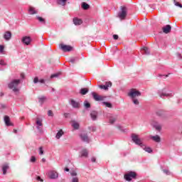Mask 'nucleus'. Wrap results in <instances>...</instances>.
Masks as SVG:
<instances>
[{"mask_svg":"<svg viewBox=\"0 0 182 182\" xmlns=\"http://www.w3.org/2000/svg\"><path fill=\"white\" fill-rule=\"evenodd\" d=\"M132 141L135 143V144H138L139 146H141L145 151L147 153H153V149L150 147H147L145 146H143V143L141 142V139L139 138V135H136V134H132Z\"/></svg>","mask_w":182,"mask_h":182,"instance_id":"obj_1","label":"nucleus"},{"mask_svg":"<svg viewBox=\"0 0 182 182\" xmlns=\"http://www.w3.org/2000/svg\"><path fill=\"white\" fill-rule=\"evenodd\" d=\"M21 83V80H13L8 85V87L11 89L14 93L19 92V88L18 86Z\"/></svg>","mask_w":182,"mask_h":182,"instance_id":"obj_2","label":"nucleus"},{"mask_svg":"<svg viewBox=\"0 0 182 182\" xmlns=\"http://www.w3.org/2000/svg\"><path fill=\"white\" fill-rule=\"evenodd\" d=\"M117 16L121 21H124L127 16V7L126 6H122L120 10L117 14Z\"/></svg>","mask_w":182,"mask_h":182,"instance_id":"obj_3","label":"nucleus"},{"mask_svg":"<svg viewBox=\"0 0 182 182\" xmlns=\"http://www.w3.org/2000/svg\"><path fill=\"white\" fill-rule=\"evenodd\" d=\"M136 176H137V173H136V172L134 171H129L125 173L124 176L127 181H132V180H133V178H136Z\"/></svg>","mask_w":182,"mask_h":182,"instance_id":"obj_4","label":"nucleus"},{"mask_svg":"<svg viewBox=\"0 0 182 182\" xmlns=\"http://www.w3.org/2000/svg\"><path fill=\"white\" fill-rule=\"evenodd\" d=\"M128 96L131 97V99H136V97L141 96V93L140 91H137L135 89H132L128 93Z\"/></svg>","mask_w":182,"mask_h":182,"instance_id":"obj_5","label":"nucleus"},{"mask_svg":"<svg viewBox=\"0 0 182 182\" xmlns=\"http://www.w3.org/2000/svg\"><path fill=\"white\" fill-rule=\"evenodd\" d=\"M92 95L93 99L95 100L96 102H102L106 99V97L99 95L95 92H92Z\"/></svg>","mask_w":182,"mask_h":182,"instance_id":"obj_6","label":"nucleus"},{"mask_svg":"<svg viewBox=\"0 0 182 182\" xmlns=\"http://www.w3.org/2000/svg\"><path fill=\"white\" fill-rule=\"evenodd\" d=\"M59 47L63 52H70L73 49L72 46H66L63 43L60 44Z\"/></svg>","mask_w":182,"mask_h":182,"instance_id":"obj_7","label":"nucleus"},{"mask_svg":"<svg viewBox=\"0 0 182 182\" xmlns=\"http://www.w3.org/2000/svg\"><path fill=\"white\" fill-rule=\"evenodd\" d=\"M158 95L159 97H161L162 99H164V97H172V94L166 93L164 92V90H161L158 91Z\"/></svg>","mask_w":182,"mask_h":182,"instance_id":"obj_8","label":"nucleus"},{"mask_svg":"<svg viewBox=\"0 0 182 182\" xmlns=\"http://www.w3.org/2000/svg\"><path fill=\"white\" fill-rule=\"evenodd\" d=\"M80 137L82 141H85V143H90V139H89L87 133H81Z\"/></svg>","mask_w":182,"mask_h":182,"instance_id":"obj_9","label":"nucleus"},{"mask_svg":"<svg viewBox=\"0 0 182 182\" xmlns=\"http://www.w3.org/2000/svg\"><path fill=\"white\" fill-rule=\"evenodd\" d=\"M70 104L74 109H79L80 107V102H77L73 99L70 100Z\"/></svg>","mask_w":182,"mask_h":182,"instance_id":"obj_10","label":"nucleus"},{"mask_svg":"<svg viewBox=\"0 0 182 182\" xmlns=\"http://www.w3.org/2000/svg\"><path fill=\"white\" fill-rule=\"evenodd\" d=\"M98 87L100 89H102L103 90H109V87H112V82H107L105 85H98Z\"/></svg>","mask_w":182,"mask_h":182,"instance_id":"obj_11","label":"nucleus"},{"mask_svg":"<svg viewBox=\"0 0 182 182\" xmlns=\"http://www.w3.org/2000/svg\"><path fill=\"white\" fill-rule=\"evenodd\" d=\"M22 42L25 45L29 46V45H31V42H32V38H31L30 36L23 37Z\"/></svg>","mask_w":182,"mask_h":182,"instance_id":"obj_12","label":"nucleus"},{"mask_svg":"<svg viewBox=\"0 0 182 182\" xmlns=\"http://www.w3.org/2000/svg\"><path fill=\"white\" fill-rule=\"evenodd\" d=\"M48 177L51 179L58 178V175L56 171H50L48 172Z\"/></svg>","mask_w":182,"mask_h":182,"instance_id":"obj_13","label":"nucleus"},{"mask_svg":"<svg viewBox=\"0 0 182 182\" xmlns=\"http://www.w3.org/2000/svg\"><path fill=\"white\" fill-rule=\"evenodd\" d=\"M4 122L6 126L9 127V126H14V124L11 122V118H9V116H4Z\"/></svg>","mask_w":182,"mask_h":182,"instance_id":"obj_14","label":"nucleus"},{"mask_svg":"<svg viewBox=\"0 0 182 182\" xmlns=\"http://www.w3.org/2000/svg\"><path fill=\"white\" fill-rule=\"evenodd\" d=\"M73 21L74 25H75L76 26L82 25V23H83V21L82 20V18H79L77 17L74 18Z\"/></svg>","mask_w":182,"mask_h":182,"instance_id":"obj_15","label":"nucleus"},{"mask_svg":"<svg viewBox=\"0 0 182 182\" xmlns=\"http://www.w3.org/2000/svg\"><path fill=\"white\" fill-rule=\"evenodd\" d=\"M164 33H170L171 32V26L166 25L162 28Z\"/></svg>","mask_w":182,"mask_h":182,"instance_id":"obj_16","label":"nucleus"},{"mask_svg":"<svg viewBox=\"0 0 182 182\" xmlns=\"http://www.w3.org/2000/svg\"><path fill=\"white\" fill-rule=\"evenodd\" d=\"M71 126L75 130H79V127H80V125L75 120L71 121Z\"/></svg>","mask_w":182,"mask_h":182,"instance_id":"obj_17","label":"nucleus"},{"mask_svg":"<svg viewBox=\"0 0 182 182\" xmlns=\"http://www.w3.org/2000/svg\"><path fill=\"white\" fill-rule=\"evenodd\" d=\"M36 124H37L38 130H39L41 132L42 130V126H43V124H42V120L37 118Z\"/></svg>","mask_w":182,"mask_h":182,"instance_id":"obj_18","label":"nucleus"},{"mask_svg":"<svg viewBox=\"0 0 182 182\" xmlns=\"http://www.w3.org/2000/svg\"><path fill=\"white\" fill-rule=\"evenodd\" d=\"M151 140L154 141H156V143H160L161 141V138H160V136L156 135V136H151L150 137Z\"/></svg>","mask_w":182,"mask_h":182,"instance_id":"obj_19","label":"nucleus"},{"mask_svg":"<svg viewBox=\"0 0 182 182\" xmlns=\"http://www.w3.org/2000/svg\"><path fill=\"white\" fill-rule=\"evenodd\" d=\"M4 38L6 41H9L12 38V33L11 31H6L4 35Z\"/></svg>","mask_w":182,"mask_h":182,"instance_id":"obj_20","label":"nucleus"},{"mask_svg":"<svg viewBox=\"0 0 182 182\" xmlns=\"http://www.w3.org/2000/svg\"><path fill=\"white\" fill-rule=\"evenodd\" d=\"M28 14H30V15H35L38 14V10L35 9V8L32 6H30L28 9Z\"/></svg>","mask_w":182,"mask_h":182,"instance_id":"obj_21","label":"nucleus"},{"mask_svg":"<svg viewBox=\"0 0 182 182\" xmlns=\"http://www.w3.org/2000/svg\"><path fill=\"white\" fill-rule=\"evenodd\" d=\"M156 115L159 116V117H164L166 115V112L163 109H159L156 112Z\"/></svg>","mask_w":182,"mask_h":182,"instance_id":"obj_22","label":"nucleus"},{"mask_svg":"<svg viewBox=\"0 0 182 182\" xmlns=\"http://www.w3.org/2000/svg\"><path fill=\"white\" fill-rule=\"evenodd\" d=\"M80 157H87L89 156V151H87V149H83L80 152Z\"/></svg>","mask_w":182,"mask_h":182,"instance_id":"obj_23","label":"nucleus"},{"mask_svg":"<svg viewBox=\"0 0 182 182\" xmlns=\"http://www.w3.org/2000/svg\"><path fill=\"white\" fill-rule=\"evenodd\" d=\"M8 168H9V165H8V164H4L2 166V171H3L4 175L6 174V171H7Z\"/></svg>","mask_w":182,"mask_h":182,"instance_id":"obj_24","label":"nucleus"},{"mask_svg":"<svg viewBox=\"0 0 182 182\" xmlns=\"http://www.w3.org/2000/svg\"><path fill=\"white\" fill-rule=\"evenodd\" d=\"M90 116L92 120H96L97 119V112L92 111L90 113Z\"/></svg>","mask_w":182,"mask_h":182,"instance_id":"obj_25","label":"nucleus"},{"mask_svg":"<svg viewBox=\"0 0 182 182\" xmlns=\"http://www.w3.org/2000/svg\"><path fill=\"white\" fill-rule=\"evenodd\" d=\"M81 6H82V9H84L85 11H87V9H89V8H90V6L89 4H87L86 2H82Z\"/></svg>","mask_w":182,"mask_h":182,"instance_id":"obj_26","label":"nucleus"},{"mask_svg":"<svg viewBox=\"0 0 182 182\" xmlns=\"http://www.w3.org/2000/svg\"><path fill=\"white\" fill-rule=\"evenodd\" d=\"M63 134H64L63 130L60 129L58 132L56 134L55 137L56 139H60V137H62V136H63Z\"/></svg>","mask_w":182,"mask_h":182,"instance_id":"obj_27","label":"nucleus"},{"mask_svg":"<svg viewBox=\"0 0 182 182\" xmlns=\"http://www.w3.org/2000/svg\"><path fill=\"white\" fill-rule=\"evenodd\" d=\"M38 102L39 103H41V105H43V103H45V102H46V97H38Z\"/></svg>","mask_w":182,"mask_h":182,"instance_id":"obj_28","label":"nucleus"},{"mask_svg":"<svg viewBox=\"0 0 182 182\" xmlns=\"http://www.w3.org/2000/svg\"><path fill=\"white\" fill-rule=\"evenodd\" d=\"M36 19H38V21L41 23H43V25H45L46 23V21H45V18L41 17V16H37Z\"/></svg>","mask_w":182,"mask_h":182,"instance_id":"obj_29","label":"nucleus"},{"mask_svg":"<svg viewBox=\"0 0 182 182\" xmlns=\"http://www.w3.org/2000/svg\"><path fill=\"white\" fill-rule=\"evenodd\" d=\"M102 105L104 106H106V107H109V109H112L113 107V105L110 102H102Z\"/></svg>","mask_w":182,"mask_h":182,"instance_id":"obj_30","label":"nucleus"},{"mask_svg":"<svg viewBox=\"0 0 182 182\" xmlns=\"http://www.w3.org/2000/svg\"><path fill=\"white\" fill-rule=\"evenodd\" d=\"M89 92V88H82L80 91V93L81 95H86Z\"/></svg>","mask_w":182,"mask_h":182,"instance_id":"obj_31","label":"nucleus"},{"mask_svg":"<svg viewBox=\"0 0 182 182\" xmlns=\"http://www.w3.org/2000/svg\"><path fill=\"white\" fill-rule=\"evenodd\" d=\"M116 120H117V116L111 117L109 118V123L111 124H113V123H114V122H116Z\"/></svg>","mask_w":182,"mask_h":182,"instance_id":"obj_32","label":"nucleus"},{"mask_svg":"<svg viewBox=\"0 0 182 182\" xmlns=\"http://www.w3.org/2000/svg\"><path fill=\"white\" fill-rule=\"evenodd\" d=\"M66 1H68V0H58V5H62L63 6H65V5H66Z\"/></svg>","mask_w":182,"mask_h":182,"instance_id":"obj_33","label":"nucleus"},{"mask_svg":"<svg viewBox=\"0 0 182 182\" xmlns=\"http://www.w3.org/2000/svg\"><path fill=\"white\" fill-rule=\"evenodd\" d=\"M142 50H144L145 55H150V50L147 47H144Z\"/></svg>","mask_w":182,"mask_h":182,"instance_id":"obj_34","label":"nucleus"},{"mask_svg":"<svg viewBox=\"0 0 182 182\" xmlns=\"http://www.w3.org/2000/svg\"><path fill=\"white\" fill-rule=\"evenodd\" d=\"M77 60H79V58L75 57V58H70V62L71 63H75V62H77Z\"/></svg>","mask_w":182,"mask_h":182,"instance_id":"obj_35","label":"nucleus"},{"mask_svg":"<svg viewBox=\"0 0 182 182\" xmlns=\"http://www.w3.org/2000/svg\"><path fill=\"white\" fill-rule=\"evenodd\" d=\"M84 106L86 109H89V108H90V103H89V102H87V101H85Z\"/></svg>","mask_w":182,"mask_h":182,"instance_id":"obj_36","label":"nucleus"},{"mask_svg":"<svg viewBox=\"0 0 182 182\" xmlns=\"http://www.w3.org/2000/svg\"><path fill=\"white\" fill-rule=\"evenodd\" d=\"M132 102H133L134 105H139V100H137L136 98H132Z\"/></svg>","mask_w":182,"mask_h":182,"instance_id":"obj_37","label":"nucleus"},{"mask_svg":"<svg viewBox=\"0 0 182 182\" xmlns=\"http://www.w3.org/2000/svg\"><path fill=\"white\" fill-rule=\"evenodd\" d=\"M154 127L156 130H158L159 132H160L161 130V125L160 124H156V125H154Z\"/></svg>","mask_w":182,"mask_h":182,"instance_id":"obj_38","label":"nucleus"},{"mask_svg":"<svg viewBox=\"0 0 182 182\" xmlns=\"http://www.w3.org/2000/svg\"><path fill=\"white\" fill-rule=\"evenodd\" d=\"M163 172L166 174V176H170V174H171V173H170V171H168V169H163Z\"/></svg>","mask_w":182,"mask_h":182,"instance_id":"obj_39","label":"nucleus"},{"mask_svg":"<svg viewBox=\"0 0 182 182\" xmlns=\"http://www.w3.org/2000/svg\"><path fill=\"white\" fill-rule=\"evenodd\" d=\"M174 4L176 6H179V8H182V4H180L178 1L174 0Z\"/></svg>","mask_w":182,"mask_h":182,"instance_id":"obj_40","label":"nucleus"},{"mask_svg":"<svg viewBox=\"0 0 182 182\" xmlns=\"http://www.w3.org/2000/svg\"><path fill=\"white\" fill-rule=\"evenodd\" d=\"M72 182H79V178L77 177L73 178Z\"/></svg>","mask_w":182,"mask_h":182,"instance_id":"obj_41","label":"nucleus"},{"mask_svg":"<svg viewBox=\"0 0 182 182\" xmlns=\"http://www.w3.org/2000/svg\"><path fill=\"white\" fill-rule=\"evenodd\" d=\"M39 154H41V156L42 154H43V148L42 146L39 148Z\"/></svg>","mask_w":182,"mask_h":182,"instance_id":"obj_42","label":"nucleus"},{"mask_svg":"<svg viewBox=\"0 0 182 182\" xmlns=\"http://www.w3.org/2000/svg\"><path fill=\"white\" fill-rule=\"evenodd\" d=\"M58 76H59V73L53 74L51 75L50 78L53 79V77H58Z\"/></svg>","mask_w":182,"mask_h":182,"instance_id":"obj_43","label":"nucleus"},{"mask_svg":"<svg viewBox=\"0 0 182 182\" xmlns=\"http://www.w3.org/2000/svg\"><path fill=\"white\" fill-rule=\"evenodd\" d=\"M31 163H35L36 161V158L35 156H31Z\"/></svg>","mask_w":182,"mask_h":182,"instance_id":"obj_44","label":"nucleus"},{"mask_svg":"<svg viewBox=\"0 0 182 182\" xmlns=\"http://www.w3.org/2000/svg\"><path fill=\"white\" fill-rule=\"evenodd\" d=\"M113 39H114V41H117V39H119V36L117 34H114Z\"/></svg>","mask_w":182,"mask_h":182,"instance_id":"obj_45","label":"nucleus"},{"mask_svg":"<svg viewBox=\"0 0 182 182\" xmlns=\"http://www.w3.org/2000/svg\"><path fill=\"white\" fill-rule=\"evenodd\" d=\"M0 65H1V66H5V65H6V64L5 63V60H0Z\"/></svg>","mask_w":182,"mask_h":182,"instance_id":"obj_46","label":"nucleus"},{"mask_svg":"<svg viewBox=\"0 0 182 182\" xmlns=\"http://www.w3.org/2000/svg\"><path fill=\"white\" fill-rule=\"evenodd\" d=\"M4 49H5V47L4 46H0V53H2V52H4Z\"/></svg>","mask_w":182,"mask_h":182,"instance_id":"obj_47","label":"nucleus"},{"mask_svg":"<svg viewBox=\"0 0 182 182\" xmlns=\"http://www.w3.org/2000/svg\"><path fill=\"white\" fill-rule=\"evenodd\" d=\"M38 82H39V78L38 77H36L33 80V82L34 83H38Z\"/></svg>","mask_w":182,"mask_h":182,"instance_id":"obj_48","label":"nucleus"},{"mask_svg":"<svg viewBox=\"0 0 182 182\" xmlns=\"http://www.w3.org/2000/svg\"><path fill=\"white\" fill-rule=\"evenodd\" d=\"M89 129L92 130V132H96V127H90Z\"/></svg>","mask_w":182,"mask_h":182,"instance_id":"obj_49","label":"nucleus"},{"mask_svg":"<svg viewBox=\"0 0 182 182\" xmlns=\"http://www.w3.org/2000/svg\"><path fill=\"white\" fill-rule=\"evenodd\" d=\"M48 116L52 117V116H53V112H52V110H48Z\"/></svg>","mask_w":182,"mask_h":182,"instance_id":"obj_50","label":"nucleus"},{"mask_svg":"<svg viewBox=\"0 0 182 182\" xmlns=\"http://www.w3.org/2000/svg\"><path fill=\"white\" fill-rule=\"evenodd\" d=\"M36 180H37L38 181L43 182V179H42V178H41V176H37Z\"/></svg>","mask_w":182,"mask_h":182,"instance_id":"obj_51","label":"nucleus"},{"mask_svg":"<svg viewBox=\"0 0 182 182\" xmlns=\"http://www.w3.org/2000/svg\"><path fill=\"white\" fill-rule=\"evenodd\" d=\"M70 115V114L69 113H64V117H65V119H68V117H69Z\"/></svg>","mask_w":182,"mask_h":182,"instance_id":"obj_52","label":"nucleus"},{"mask_svg":"<svg viewBox=\"0 0 182 182\" xmlns=\"http://www.w3.org/2000/svg\"><path fill=\"white\" fill-rule=\"evenodd\" d=\"M71 176H72L73 177H75V176H77V173L74 171V172H72V173H71Z\"/></svg>","mask_w":182,"mask_h":182,"instance_id":"obj_53","label":"nucleus"},{"mask_svg":"<svg viewBox=\"0 0 182 182\" xmlns=\"http://www.w3.org/2000/svg\"><path fill=\"white\" fill-rule=\"evenodd\" d=\"M91 161H92V163H95L96 162V158L95 157H92Z\"/></svg>","mask_w":182,"mask_h":182,"instance_id":"obj_54","label":"nucleus"},{"mask_svg":"<svg viewBox=\"0 0 182 182\" xmlns=\"http://www.w3.org/2000/svg\"><path fill=\"white\" fill-rule=\"evenodd\" d=\"M177 56L179 59H182L181 54H180L179 53H177Z\"/></svg>","mask_w":182,"mask_h":182,"instance_id":"obj_55","label":"nucleus"},{"mask_svg":"<svg viewBox=\"0 0 182 182\" xmlns=\"http://www.w3.org/2000/svg\"><path fill=\"white\" fill-rule=\"evenodd\" d=\"M21 77L22 79H25V74L21 73Z\"/></svg>","mask_w":182,"mask_h":182,"instance_id":"obj_56","label":"nucleus"},{"mask_svg":"<svg viewBox=\"0 0 182 182\" xmlns=\"http://www.w3.org/2000/svg\"><path fill=\"white\" fill-rule=\"evenodd\" d=\"M40 83H45V80L42 79L39 80Z\"/></svg>","mask_w":182,"mask_h":182,"instance_id":"obj_57","label":"nucleus"},{"mask_svg":"<svg viewBox=\"0 0 182 182\" xmlns=\"http://www.w3.org/2000/svg\"><path fill=\"white\" fill-rule=\"evenodd\" d=\"M159 77H161L162 76H165V77H168V75H159Z\"/></svg>","mask_w":182,"mask_h":182,"instance_id":"obj_58","label":"nucleus"},{"mask_svg":"<svg viewBox=\"0 0 182 182\" xmlns=\"http://www.w3.org/2000/svg\"><path fill=\"white\" fill-rule=\"evenodd\" d=\"M64 170H65V171H69L70 169H69V168H65Z\"/></svg>","mask_w":182,"mask_h":182,"instance_id":"obj_59","label":"nucleus"},{"mask_svg":"<svg viewBox=\"0 0 182 182\" xmlns=\"http://www.w3.org/2000/svg\"><path fill=\"white\" fill-rule=\"evenodd\" d=\"M43 163H45V161H46V159H45V158H43L42 160Z\"/></svg>","mask_w":182,"mask_h":182,"instance_id":"obj_60","label":"nucleus"},{"mask_svg":"<svg viewBox=\"0 0 182 182\" xmlns=\"http://www.w3.org/2000/svg\"><path fill=\"white\" fill-rule=\"evenodd\" d=\"M0 96H1V97L4 96V92H1V93H0Z\"/></svg>","mask_w":182,"mask_h":182,"instance_id":"obj_61","label":"nucleus"},{"mask_svg":"<svg viewBox=\"0 0 182 182\" xmlns=\"http://www.w3.org/2000/svg\"><path fill=\"white\" fill-rule=\"evenodd\" d=\"M14 133H17L18 131L16 129H14Z\"/></svg>","mask_w":182,"mask_h":182,"instance_id":"obj_62","label":"nucleus"},{"mask_svg":"<svg viewBox=\"0 0 182 182\" xmlns=\"http://www.w3.org/2000/svg\"><path fill=\"white\" fill-rule=\"evenodd\" d=\"M52 92H55V88H52Z\"/></svg>","mask_w":182,"mask_h":182,"instance_id":"obj_63","label":"nucleus"},{"mask_svg":"<svg viewBox=\"0 0 182 182\" xmlns=\"http://www.w3.org/2000/svg\"><path fill=\"white\" fill-rule=\"evenodd\" d=\"M1 107H5V106H4V105H1Z\"/></svg>","mask_w":182,"mask_h":182,"instance_id":"obj_64","label":"nucleus"}]
</instances>
